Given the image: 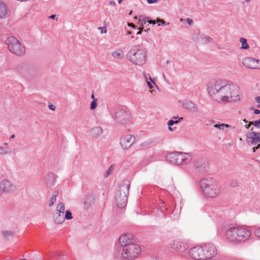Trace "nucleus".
Segmentation results:
<instances>
[{
    "mask_svg": "<svg viewBox=\"0 0 260 260\" xmlns=\"http://www.w3.org/2000/svg\"><path fill=\"white\" fill-rule=\"evenodd\" d=\"M231 84L224 80H213L208 87L209 94L216 101L228 102Z\"/></svg>",
    "mask_w": 260,
    "mask_h": 260,
    "instance_id": "f257e3e1",
    "label": "nucleus"
},
{
    "mask_svg": "<svg viewBox=\"0 0 260 260\" xmlns=\"http://www.w3.org/2000/svg\"><path fill=\"white\" fill-rule=\"evenodd\" d=\"M216 251L214 244L207 243L192 248L189 251V255L194 259L207 260L213 257L216 254Z\"/></svg>",
    "mask_w": 260,
    "mask_h": 260,
    "instance_id": "f03ea898",
    "label": "nucleus"
},
{
    "mask_svg": "<svg viewBox=\"0 0 260 260\" xmlns=\"http://www.w3.org/2000/svg\"><path fill=\"white\" fill-rule=\"evenodd\" d=\"M250 236L251 232L249 230L241 226L232 227L225 233L226 239L230 242L236 243L247 241Z\"/></svg>",
    "mask_w": 260,
    "mask_h": 260,
    "instance_id": "7ed1b4c3",
    "label": "nucleus"
},
{
    "mask_svg": "<svg viewBox=\"0 0 260 260\" xmlns=\"http://www.w3.org/2000/svg\"><path fill=\"white\" fill-rule=\"evenodd\" d=\"M203 193L209 198H215L219 193V186L212 177L204 178L200 181Z\"/></svg>",
    "mask_w": 260,
    "mask_h": 260,
    "instance_id": "20e7f679",
    "label": "nucleus"
},
{
    "mask_svg": "<svg viewBox=\"0 0 260 260\" xmlns=\"http://www.w3.org/2000/svg\"><path fill=\"white\" fill-rule=\"evenodd\" d=\"M129 186V181L124 180L121 182L118 189L116 191L115 200L117 206L120 208L124 207L126 205Z\"/></svg>",
    "mask_w": 260,
    "mask_h": 260,
    "instance_id": "39448f33",
    "label": "nucleus"
},
{
    "mask_svg": "<svg viewBox=\"0 0 260 260\" xmlns=\"http://www.w3.org/2000/svg\"><path fill=\"white\" fill-rule=\"evenodd\" d=\"M167 159L172 164L177 165H186L191 159V155L188 153L175 152L169 153Z\"/></svg>",
    "mask_w": 260,
    "mask_h": 260,
    "instance_id": "423d86ee",
    "label": "nucleus"
},
{
    "mask_svg": "<svg viewBox=\"0 0 260 260\" xmlns=\"http://www.w3.org/2000/svg\"><path fill=\"white\" fill-rule=\"evenodd\" d=\"M6 43L9 50L16 55L21 56L25 52L24 47L14 37H8L6 40Z\"/></svg>",
    "mask_w": 260,
    "mask_h": 260,
    "instance_id": "0eeeda50",
    "label": "nucleus"
},
{
    "mask_svg": "<svg viewBox=\"0 0 260 260\" xmlns=\"http://www.w3.org/2000/svg\"><path fill=\"white\" fill-rule=\"evenodd\" d=\"M141 251L139 245L134 244L123 247L122 249L121 257L122 260H133L137 257Z\"/></svg>",
    "mask_w": 260,
    "mask_h": 260,
    "instance_id": "6e6552de",
    "label": "nucleus"
},
{
    "mask_svg": "<svg viewBox=\"0 0 260 260\" xmlns=\"http://www.w3.org/2000/svg\"><path fill=\"white\" fill-rule=\"evenodd\" d=\"M208 170V163L203 158H199L193 161V171L196 175L207 173Z\"/></svg>",
    "mask_w": 260,
    "mask_h": 260,
    "instance_id": "1a4fd4ad",
    "label": "nucleus"
},
{
    "mask_svg": "<svg viewBox=\"0 0 260 260\" xmlns=\"http://www.w3.org/2000/svg\"><path fill=\"white\" fill-rule=\"evenodd\" d=\"M253 127L251 128V132H248L246 134L247 138V143L252 145H256L252 148V151L255 152L258 149L260 148V133L255 132L253 131Z\"/></svg>",
    "mask_w": 260,
    "mask_h": 260,
    "instance_id": "9d476101",
    "label": "nucleus"
},
{
    "mask_svg": "<svg viewBox=\"0 0 260 260\" xmlns=\"http://www.w3.org/2000/svg\"><path fill=\"white\" fill-rule=\"evenodd\" d=\"M146 59V51L143 49H139L129 56V60L136 65L144 64Z\"/></svg>",
    "mask_w": 260,
    "mask_h": 260,
    "instance_id": "9b49d317",
    "label": "nucleus"
},
{
    "mask_svg": "<svg viewBox=\"0 0 260 260\" xmlns=\"http://www.w3.org/2000/svg\"><path fill=\"white\" fill-rule=\"evenodd\" d=\"M115 118L117 122L121 124L127 123L131 118L130 113L123 109H119L116 111Z\"/></svg>",
    "mask_w": 260,
    "mask_h": 260,
    "instance_id": "f8f14e48",
    "label": "nucleus"
},
{
    "mask_svg": "<svg viewBox=\"0 0 260 260\" xmlns=\"http://www.w3.org/2000/svg\"><path fill=\"white\" fill-rule=\"evenodd\" d=\"M17 189V186L8 179H4L0 182V196L3 193H9Z\"/></svg>",
    "mask_w": 260,
    "mask_h": 260,
    "instance_id": "ddd939ff",
    "label": "nucleus"
},
{
    "mask_svg": "<svg viewBox=\"0 0 260 260\" xmlns=\"http://www.w3.org/2000/svg\"><path fill=\"white\" fill-rule=\"evenodd\" d=\"M135 242L133 235L131 233L124 234L119 239V243L122 249L130 244H135Z\"/></svg>",
    "mask_w": 260,
    "mask_h": 260,
    "instance_id": "4468645a",
    "label": "nucleus"
},
{
    "mask_svg": "<svg viewBox=\"0 0 260 260\" xmlns=\"http://www.w3.org/2000/svg\"><path fill=\"white\" fill-rule=\"evenodd\" d=\"M135 140V138L131 135H126L121 137L120 144L124 149H127L131 146Z\"/></svg>",
    "mask_w": 260,
    "mask_h": 260,
    "instance_id": "2eb2a0df",
    "label": "nucleus"
},
{
    "mask_svg": "<svg viewBox=\"0 0 260 260\" xmlns=\"http://www.w3.org/2000/svg\"><path fill=\"white\" fill-rule=\"evenodd\" d=\"M239 87L234 84H231L230 94H229V102H236L239 100Z\"/></svg>",
    "mask_w": 260,
    "mask_h": 260,
    "instance_id": "dca6fc26",
    "label": "nucleus"
},
{
    "mask_svg": "<svg viewBox=\"0 0 260 260\" xmlns=\"http://www.w3.org/2000/svg\"><path fill=\"white\" fill-rule=\"evenodd\" d=\"M258 61V59L254 58L246 57L243 59L242 63L247 68L255 69L256 68V62Z\"/></svg>",
    "mask_w": 260,
    "mask_h": 260,
    "instance_id": "f3484780",
    "label": "nucleus"
},
{
    "mask_svg": "<svg viewBox=\"0 0 260 260\" xmlns=\"http://www.w3.org/2000/svg\"><path fill=\"white\" fill-rule=\"evenodd\" d=\"M17 71L24 77H29L34 75L33 69L29 68L27 66H19L17 67Z\"/></svg>",
    "mask_w": 260,
    "mask_h": 260,
    "instance_id": "a211bd4d",
    "label": "nucleus"
},
{
    "mask_svg": "<svg viewBox=\"0 0 260 260\" xmlns=\"http://www.w3.org/2000/svg\"><path fill=\"white\" fill-rule=\"evenodd\" d=\"M171 245L173 249L179 252H183L186 248V245L184 243L176 240L173 241L171 243Z\"/></svg>",
    "mask_w": 260,
    "mask_h": 260,
    "instance_id": "6ab92c4d",
    "label": "nucleus"
},
{
    "mask_svg": "<svg viewBox=\"0 0 260 260\" xmlns=\"http://www.w3.org/2000/svg\"><path fill=\"white\" fill-rule=\"evenodd\" d=\"M182 106L184 108L190 110L193 112H198V108L194 103L190 101H185L183 102Z\"/></svg>",
    "mask_w": 260,
    "mask_h": 260,
    "instance_id": "aec40b11",
    "label": "nucleus"
},
{
    "mask_svg": "<svg viewBox=\"0 0 260 260\" xmlns=\"http://www.w3.org/2000/svg\"><path fill=\"white\" fill-rule=\"evenodd\" d=\"M54 222L56 224H61L64 221V214L55 211L53 214Z\"/></svg>",
    "mask_w": 260,
    "mask_h": 260,
    "instance_id": "412c9836",
    "label": "nucleus"
},
{
    "mask_svg": "<svg viewBox=\"0 0 260 260\" xmlns=\"http://www.w3.org/2000/svg\"><path fill=\"white\" fill-rule=\"evenodd\" d=\"M89 133L92 137L98 138L103 133V130L101 126H97L91 128Z\"/></svg>",
    "mask_w": 260,
    "mask_h": 260,
    "instance_id": "4be33fe9",
    "label": "nucleus"
},
{
    "mask_svg": "<svg viewBox=\"0 0 260 260\" xmlns=\"http://www.w3.org/2000/svg\"><path fill=\"white\" fill-rule=\"evenodd\" d=\"M45 181L48 187H51L54 186L55 182V178L54 174L49 173L47 174L45 178Z\"/></svg>",
    "mask_w": 260,
    "mask_h": 260,
    "instance_id": "5701e85b",
    "label": "nucleus"
},
{
    "mask_svg": "<svg viewBox=\"0 0 260 260\" xmlns=\"http://www.w3.org/2000/svg\"><path fill=\"white\" fill-rule=\"evenodd\" d=\"M173 119H175V120L171 119L169 121L168 123V124L169 125L168 128H169V131H172V132L175 129H176V127H174L173 128L172 127V126L174 124H178L180 122V120H183V118L182 117L180 118L179 117L174 116L173 117Z\"/></svg>",
    "mask_w": 260,
    "mask_h": 260,
    "instance_id": "b1692460",
    "label": "nucleus"
},
{
    "mask_svg": "<svg viewBox=\"0 0 260 260\" xmlns=\"http://www.w3.org/2000/svg\"><path fill=\"white\" fill-rule=\"evenodd\" d=\"M84 205L87 208L91 207L94 203V199L90 195H87L85 198Z\"/></svg>",
    "mask_w": 260,
    "mask_h": 260,
    "instance_id": "393cba45",
    "label": "nucleus"
},
{
    "mask_svg": "<svg viewBox=\"0 0 260 260\" xmlns=\"http://www.w3.org/2000/svg\"><path fill=\"white\" fill-rule=\"evenodd\" d=\"M7 15L8 12L6 5L0 1V18L6 17Z\"/></svg>",
    "mask_w": 260,
    "mask_h": 260,
    "instance_id": "a878e982",
    "label": "nucleus"
},
{
    "mask_svg": "<svg viewBox=\"0 0 260 260\" xmlns=\"http://www.w3.org/2000/svg\"><path fill=\"white\" fill-rule=\"evenodd\" d=\"M15 153V151L12 149L9 148H5L3 146H0V154L2 155H11Z\"/></svg>",
    "mask_w": 260,
    "mask_h": 260,
    "instance_id": "bb28decb",
    "label": "nucleus"
},
{
    "mask_svg": "<svg viewBox=\"0 0 260 260\" xmlns=\"http://www.w3.org/2000/svg\"><path fill=\"white\" fill-rule=\"evenodd\" d=\"M240 42L241 43V49L246 50L249 48V45L247 43V40L244 38H240Z\"/></svg>",
    "mask_w": 260,
    "mask_h": 260,
    "instance_id": "cd10ccee",
    "label": "nucleus"
},
{
    "mask_svg": "<svg viewBox=\"0 0 260 260\" xmlns=\"http://www.w3.org/2000/svg\"><path fill=\"white\" fill-rule=\"evenodd\" d=\"M200 39L203 42V43L204 44H207L208 43H211L213 41V39L207 36H205L204 35H202L200 36Z\"/></svg>",
    "mask_w": 260,
    "mask_h": 260,
    "instance_id": "c85d7f7f",
    "label": "nucleus"
},
{
    "mask_svg": "<svg viewBox=\"0 0 260 260\" xmlns=\"http://www.w3.org/2000/svg\"><path fill=\"white\" fill-rule=\"evenodd\" d=\"M112 55L114 57L121 58L123 56V51L121 50H116L115 51L113 52Z\"/></svg>",
    "mask_w": 260,
    "mask_h": 260,
    "instance_id": "c756f323",
    "label": "nucleus"
},
{
    "mask_svg": "<svg viewBox=\"0 0 260 260\" xmlns=\"http://www.w3.org/2000/svg\"><path fill=\"white\" fill-rule=\"evenodd\" d=\"M55 211L64 214L65 211L64 204L63 203H60L57 206Z\"/></svg>",
    "mask_w": 260,
    "mask_h": 260,
    "instance_id": "7c9ffc66",
    "label": "nucleus"
},
{
    "mask_svg": "<svg viewBox=\"0 0 260 260\" xmlns=\"http://www.w3.org/2000/svg\"><path fill=\"white\" fill-rule=\"evenodd\" d=\"M14 234V232L11 231H3L2 232V235L5 238H8L9 237L13 236Z\"/></svg>",
    "mask_w": 260,
    "mask_h": 260,
    "instance_id": "2f4dec72",
    "label": "nucleus"
},
{
    "mask_svg": "<svg viewBox=\"0 0 260 260\" xmlns=\"http://www.w3.org/2000/svg\"><path fill=\"white\" fill-rule=\"evenodd\" d=\"M230 126H231V125L227 124H224V123L216 124L214 125V127L218 128L219 129H222V130L223 129V128L224 127H229Z\"/></svg>",
    "mask_w": 260,
    "mask_h": 260,
    "instance_id": "473e14b6",
    "label": "nucleus"
},
{
    "mask_svg": "<svg viewBox=\"0 0 260 260\" xmlns=\"http://www.w3.org/2000/svg\"><path fill=\"white\" fill-rule=\"evenodd\" d=\"M147 20H148V17L144 16L143 15H140L139 16V21L141 22V23H143V25L146 24Z\"/></svg>",
    "mask_w": 260,
    "mask_h": 260,
    "instance_id": "72a5a7b5",
    "label": "nucleus"
},
{
    "mask_svg": "<svg viewBox=\"0 0 260 260\" xmlns=\"http://www.w3.org/2000/svg\"><path fill=\"white\" fill-rule=\"evenodd\" d=\"M64 220L66 219H72L73 218V216L72 215V213L69 210H67L66 211V214H64Z\"/></svg>",
    "mask_w": 260,
    "mask_h": 260,
    "instance_id": "f704fd0d",
    "label": "nucleus"
},
{
    "mask_svg": "<svg viewBox=\"0 0 260 260\" xmlns=\"http://www.w3.org/2000/svg\"><path fill=\"white\" fill-rule=\"evenodd\" d=\"M97 106V99H94L91 103L90 109L93 110L96 108Z\"/></svg>",
    "mask_w": 260,
    "mask_h": 260,
    "instance_id": "c9c22d12",
    "label": "nucleus"
},
{
    "mask_svg": "<svg viewBox=\"0 0 260 260\" xmlns=\"http://www.w3.org/2000/svg\"><path fill=\"white\" fill-rule=\"evenodd\" d=\"M230 185L233 187H237L239 186V182L236 180H232L230 182Z\"/></svg>",
    "mask_w": 260,
    "mask_h": 260,
    "instance_id": "e433bc0d",
    "label": "nucleus"
},
{
    "mask_svg": "<svg viewBox=\"0 0 260 260\" xmlns=\"http://www.w3.org/2000/svg\"><path fill=\"white\" fill-rule=\"evenodd\" d=\"M156 23H157L158 26H160L161 25H166V22L164 20L160 19L159 18L157 19Z\"/></svg>",
    "mask_w": 260,
    "mask_h": 260,
    "instance_id": "4c0bfd02",
    "label": "nucleus"
},
{
    "mask_svg": "<svg viewBox=\"0 0 260 260\" xmlns=\"http://www.w3.org/2000/svg\"><path fill=\"white\" fill-rule=\"evenodd\" d=\"M138 29L139 31H137L136 34L137 35L141 34L142 32L143 31V29H144V26H143V23H140V27H139Z\"/></svg>",
    "mask_w": 260,
    "mask_h": 260,
    "instance_id": "58836bf2",
    "label": "nucleus"
},
{
    "mask_svg": "<svg viewBox=\"0 0 260 260\" xmlns=\"http://www.w3.org/2000/svg\"><path fill=\"white\" fill-rule=\"evenodd\" d=\"M252 125L257 128H260V119L258 120H255L252 122Z\"/></svg>",
    "mask_w": 260,
    "mask_h": 260,
    "instance_id": "ea45409f",
    "label": "nucleus"
},
{
    "mask_svg": "<svg viewBox=\"0 0 260 260\" xmlns=\"http://www.w3.org/2000/svg\"><path fill=\"white\" fill-rule=\"evenodd\" d=\"M56 198H54V197H51V198L50 200L49 203V206L51 207L54 204V203L56 202Z\"/></svg>",
    "mask_w": 260,
    "mask_h": 260,
    "instance_id": "a19ab883",
    "label": "nucleus"
},
{
    "mask_svg": "<svg viewBox=\"0 0 260 260\" xmlns=\"http://www.w3.org/2000/svg\"><path fill=\"white\" fill-rule=\"evenodd\" d=\"M254 235L256 237L260 238V228L255 231Z\"/></svg>",
    "mask_w": 260,
    "mask_h": 260,
    "instance_id": "79ce46f5",
    "label": "nucleus"
},
{
    "mask_svg": "<svg viewBox=\"0 0 260 260\" xmlns=\"http://www.w3.org/2000/svg\"><path fill=\"white\" fill-rule=\"evenodd\" d=\"M186 22L188 23V25H191L193 24V20L191 18H188L186 20Z\"/></svg>",
    "mask_w": 260,
    "mask_h": 260,
    "instance_id": "37998d69",
    "label": "nucleus"
},
{
    "mask_svg": "<svg viewBox=\"0 0 260 260\" xmlns=\"http://www.w3.org/2000/svg\"><path fill=\"white\" fill-rule=\"evenodd\" d=\"M112 166H111L110 167L108 170V171H107V173H106L107 174H106V177H108L111 173V172L112 171Z\"/></svg>",
    "mask_w": 260,
    "mask_h": 260,
    "instance_id": "c03bdc74",
    "label": "nucleus"
},
{
    "mask_svg": "<svg viewBox=\"0 0 260 260\" xmlns=\"http://www.w3.org/2000/svg\"><path fill=\"white\" fill-rule=\"evenodd\" d=\"M99 29H101V32L102 33H106L107 32V28L106 27H100L98 28Z\"/></svg>",
    "mask_w": 260,
    "mask_h": 260,
    "instance_id": "a18cd8bd",
    "label": "nucleus"
},
{
    "mask_svg": "<svg viewBox=\"0 0 260 260\" xmlns=\"http://www.w3.org/2000/svg\"><path fill=\"white\" fill-rule=\"evenodd\" d=\"M58 195V191L57 190H55L52 192V197H54L56 198L57 196Z\"/></svg>",
    "mask_w": 260,
    "mask_h": 260,
    "instance_id": "49530a36",
    "label": "nucleus"
},
{
    "mask_svg": "<svg viewBox=\"0 0 260 260\" xmlns=\"http://www.w3.org/2000/svg\"><path fill=\"white\" fill-rule=\"evenodd\" d=\"M55 108H56L55 106L54 105H52V104H50L49 106V108L52 111H54L55 110Z\"/></svg>",
    "mask_w": 260,
    "mask_h": 260,
    "instance_id": "de8ad7c7",
    "label": "nucleus"
},
{
    "mask_svg": "<svg viewBox=\"0 0 260 260\" xmlns=\"http://www.w3.org/2000/svg\"><path fill=\"white\" fill-rule=\"evenodd\" d=\"M256 63H257L256 64V68H255V69L260 70V60L258 59V61Z\"/></svg>",
    "mask_w": 260,
    "mask_h": 260,
    "instance_id": "09e8293b",
    "label": "nucleus"
},
{
    "mask_svg": "<svg viewBox=\"0 0 260 260\" xmlns=\"http://www.w3.org/2000/svg\"><path fill=\"white\" fill-rule=\"evenodd\" d=\"M147 22H148L149 24H155L156 22L154 20H150L149 18H148V20H147Z\"/></svg>",
    "mask_w": 260,
    "mask_h": 260,
    "instance_id": "8fccbe9b",
    "label": "nucleus"
},
{
    "mask_svg": "<svg viewBox=\"0 0 260 260\" xmlns=\"http://www.w3.org/2000/svg\"><path fill=\"white\" fill-rule=\"evenodd\" d=\"M147 2L149 4H153L157 2V0H147Z\"/></svg>",
    "mask_w": 260,
    "mask_h": 260,
    "instance_id": "3c124183",
    "label": "nucleus"
},
{
    "mask_svg": "<svg viewBox=\"0 0 260 260\" xmlns=\"http://www.w3.org/2000/svg\"><path fill=\"white\" fill-rule=\"evenodd\" d=\"M253 122H249L248 124H247L245 125V128L247 129L249 128L251 125H252Z\"/></svg>",
    "mask_w": 260,
    "mask_h": 260,
    "instance_id": "603ef678",
    "label": "nucleus"
},
{
    "mask_svg": "<svg viewBox=\"0 0 260 260\" xmlns=\"http://www.w3.org/2000/svg\"><path fill=\"white\" fill-rule=\"evenodd\" d=\"M254 114H259L260 113V110L258 109H255L254 110Z\"/></svg>",
    "mask_w": 260,
    "mask_h": 260,
    "instance_id": "864d4df0",
    "label": "nucleus"
},
{
    "mask_svg": "<svg viewBox=\"0 0 260 260\" xmlns=\"http://www.w3.org/2000/svg\"><path fill=\"white\" fill-rule=\"evenodd\" d=\"M147 85H148V87L150 88V89H152L153 86H152V85L151 84V83H150L149 82H147Z\"/></svg>",
    "mask_w": 260,
    "mask_h": 260,
    "instance_id": "5fc2aeb1",
    "label": "nucleus"
},
{
    "mask_svg": "<svg viewBox=\"0 0 260 260\" xmlns=\"http://www.w3.org/2000/svg\"><path fill=\"white\" fill-rule=\"evenodd\" d=\"M162 78L166 82L169 83V81L167 79L166 77L164 74H162Z\"/></svg>",
    "mask_w": 260,
    "mask_h": 260,
    "instance_id": "6e6d98bb",
    "label": "nucleus"
},
{
    "mask_svg": "<svg viewBox=\"0 0 260 260\" xmlns=\"http://www.w3.org/2000/svg\"><path fill=\"white\" fill-rule=\"evenodd\" d=\"M128 26H132L133 27V28H135L136 26H135V24H134L133 23H128Z\"/></svg>",
    "mask_w": 260,
    "mask_h": 260,
    "instance_id": "4d7b16f0",
    "label": "nucleus"
},
{
    "mask_svg": "<svg viewBox=\"0 0 260 260\" xmlns=\"http://www.w3.org/2000/svg\"><path fill=\"white\" fill-rule=\"evenodd\" d=\"M109 4L112 6H115L116 5V3L114 1H110L109 2Z\"/></svg>",
    "mask_w": 260,
    "mask_h": 260,
    "instance_id": "13d9d810",
    "label": "nucleus"
},
{
    "mask_svg": "<svg viewBox=\"0 0 260 260\" xmlns=\"http://www.w3.org/2000/svg\"><path fill=\"white\" fill-rule=\"evenodd\" d=\"M55 17H56V15H55V14H53V15H50V16L49 17V18H50V19H54Z\"/></svg>",
    "mask_w": 260,
    "mask_h": 260,
    "instance_id": "bf43d9fd",
    "label": "nucleus"
},
{
    "mask_svg": "<svg viewBox=\"0 0 260 260\" xmlns=\"http://www.w3.org/2000/svg\"><path fill=\"white\" fill-rule=\"evenodd\" d=\"M256 101L257 103H260V95L256 98Z\"/></svg>",
    "mask_w": 260,
    "mask_h": 260,
    "instance_id": "052dcab7",
    "label": "nucleus"
},
{
    "mask_svg": "<svg viewBox=\"0 0 260 260\" xmlns=\"http://www.w3.org/2000/svg\"><path fill=\"white\" fill-rule=\"evenodd\" d=\"M15 137V135H12L10 137V140H11V139H14Z\"/></svg>",
    "mask_w": 260,
    "mask_h": 260,
    "instance_id": "680f3d73",
    "label": "nucleus"
},
{
    "mask_svg": "<svg viewBox=\"0 0 260 260\" xmlns=\"http://www.w3.org/2000/svg\"><path fill=\"white\" fill-rule=\"evenodd\" d=\"M149 30H150V29L149 28H147V29H145L144 31L148 32Z\"/></svg>",
    "mask_w": 260,
    "mask_h": 260,
    "instance_id": "e2e57ef3",
    "label": "nucleus"
},
{
    "mask_svg": "<svg viewBox=\"0 0 260 260\" xmlns=\"http://www.w3.org/2000/svg\"><path fill=\"white\" fill-rule=\"evenodd\" d=\"M243 121H244L245 123H247V122H248V121H247L246 119H243Z\"/></svg>",
    "mask_w": 260,
    "mask_h": 260,
    "instance_id": "0e129e2a",
    "label": "nucleus"
},
{
    "mask_svg": "<svg viewBox=\"0 0 260 260\" xmlns=\"http://www.w3.org/2000/svg\"><path fill=\"white\" fill-rule=\"evenodd\" d=\"M91 98L93 99V100L94 99H94V94H92L91 95Z\"/></svg>",
    "mask_w": 260,
    "mask_h": 260,
    "instance_id": "69168bd1",
    "label": "nucleus"
},
{
    "mask_svg": "<svg viewBox=\"0 0 260 260\" xmlns=\"http://www.w3.org/2000/svg\"><path fill=\"white\" fill-rule=\"evenodd\" d=\"M122 1H123V0H118V2L119 4H121Z\"/></svg>",
    "mask_w": 260,
    "mask_h": 260,
    "instance_id": "338daca9",
    "label": "nucleus"
},
{
    "mask_svg": "<svg viewBox=\"0 0 260 260\" xmlns=\"http://www.w3.org/2000/svg\"><path fill=\"white\" fill-rule=\"evenodd\" d=\"M18 260H28V259H24V258H20Z\"/></svg>",
    "mask_w": 260,
    "mask_h": 260,
    "instance_id": "774afa93",
    "label": "nucleus"
}]
</instances>
